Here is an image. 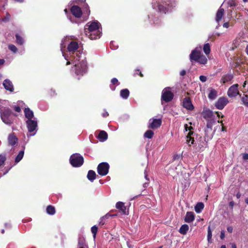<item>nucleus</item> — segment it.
<instances>
[{
	"mask_svg": "<svg viewBox=\"0 0 248 248\" xmlns=\"http://www.w3.org/2000/svg\"><path fill=\"white\" fill-rule=\"evenodd\" d=\"M69 38L66 37L62 41L61 49L63 56L67 61V65L74 64L76 74L82 76L87 71V62L85 58L81 56L80 51L77 50L78 47V43L73 41L70 43L67 47L70 56H66L63 52V48L66 47Z\"/></svg>",
	"mask_w": 248,
	"mask_h": 248,
	"instance_id": "f257e3e1",
	"label": "nucleus"
},
{
	"mask_svg": "<svg viewBox=\"0 0 248 248\" xmlns=\"http://www.w3.org/2000/svg\"><path fill=\"white\" fill-rule=\"evenodd\" d=\"M100 23L97 21L89 22L85 26V33L91 39H96L101 36Z\"/></svg>",
	"mask_w": 248,
	"mask_h": 248,
	"instance_id": "f03ea898",
	"label": "nucleus"
},
{
	"mask_svg": "<svg viewBox=\"0 0 248 248\" xmlns=\"http://www.w3.org/2000/svg\"><path fill=\"white\" fill-rule=\"evenodd\" d=\"M0 117L2 121L7 124H10L13 121V113L8 108L2 107L1 108Z\"/></svg>",
	"mask_w": 248,
	"mask_h": 248,
	"instance_id": "7ed1b4c3",
	"label": "nucleus"
},
{
	"mask_svg": "<svg viewBox=\"0 0 248 248\" xmlns=\"http://www.w3.org/2000/svg\"><path fill=\"white\" fill-rule=\"evenodd\" d=\"M26 124L29 132L32 133L27 135L28 137L35 135L37 132V121L36 119L26 121Z\"/></svg>",
	"mask_w": 248,
	"mask_h": 248,
	"instance_id": "20e7f679",
	"label": "nucleus"
},
{
	"mask_svg": "<svg viewBox=\"0 0 248 248\" xmlns=\"http://www.w3.org/2000/svg\"><path fill=\"white\" fill-rule=\"evenodd\" d=\"M84 162L83 157L78 154L72 155L70 158V162L74 167L81 166Z\"/></svg>",
	"mask_w": 248,
	"mask_h": 248,
	"instance_id": "39448f33",
	"label": "nucleus"
},
{
	"mask_svg": "<svg viewBox=\"0 0 248 248\" xmlns=\"http://www.w3.org/2000/svg\"><path fill=\"white\" fill-rule=\"evenodd\" d=\"M109 168V166L108 163H101L97 167V172L100 175H106L108 173Z\"/></svg>",
	"mask_w": 248,
	"mask_h": 248,
	"instance_id": "423d86ee",
	"label": "nucleus"
},
{
	"mask_svg": "<svg viewBox=\"0 0 248 248\" xmlns=\"http://www.w3.org/2000/svg\"><path fill=\"white\" fill-rule=\"evenodd\" d=\"M173 97V94L170 91L169 88H166L162 92L161 99L162 100L166 102L171 101Z\"/></svg>",
	"mask_w": 248,
	"mask_h": 248,
	"instance_id": "0eeeda50",
	"label": "nucleus"
},
{
	"mask_svg": "<svg viewBox=\"0 0 248 248\" xmlns=\"http://www.w3.org/2000/svg\"><path fill=\"white\" fill-rule=\"evenodd\" d=\"M215 123V121H209L207 123L206 128L205 130V133L206 136L208 139H211L213 137L214 131L213 130L212 127Z\"/></svg>",
	"mask_w": 248,
	"mask_h": 248,
	"instance_id": "6e6552de",
	"label": "nucleus"
},
{
	"mask_svg": "<svg viewBox=\"0 0 248 248\" xmlns=\"http://www.w3.org/2000/svg\"><path fill=\"white\" fill-rule=\"evenodd\" d=\"M201 48L198 49L196 48L195 50H193L190 55V59L191 61H197L199 58L202 55Z\"/></svg>",
	"mask_w": 248,
	"mask_h": 248,
	"instance_id": "1a4fd4ad",
	"label": "nucleus"
},
{
	"mask_svg": "<svg viewBox=\"0 0 248 248\" xmlns=\"http://www.w3.org/2000/svg\"><path fill=\"white\" fill-rule=\"evenodd\" d=\"M228 100L226 98H220L215 104L216 107L219 109H222L226 105Z\"/></svg>",
	"mask_w": 248,
	"mask_h": 248,
	"instance_id": "9d476101",
	"label": "nucleus"
},
{
	"mask_svg": "<svg viewBox=\"0 0 248 248\" xmlns=\"http://www.w3.org/2000/svg\"><path fill=\"white\" fill-rule=\"evenodd\" d=\"M161 124L160 119H155L149 120V127L152 129H156L159 127Z\"/></svg>",
	"mask_w": 248,
	"mask_h": 248,
	"instance_id": "9b49d317",
	"label": "nucleus"
},
{
	"mask_svg": "<svg viewBox=\"0 0 248 248\" xmlns=\"http://www.w3.org/2000/svg\"><path fill=\"white\" fill-rule=\"evenodd\" d=\"M71 11L72 14L76 17L79 18L82 15L81 9L78 6H73L71 8Z\"/></svg>",
	"mask_w": 248,
	"mask_h": 248,
	"instance_id": "f8f14e48",
	"label": "nucleus"
},
{
	"mask_svg": "<svg viewBox=\"0 0 248 248\" xmlns=\"http://www.w3.org/2000/svg\"><path fill=\"white\" fill-rule=\"evenodd\" d=\"M116 208L120 210L124 214L127 215L128 210L124 205V203L121 202H119L116 204Z\"/></svg>",
	"mask_w": 248,
	"mask_h": 248,
	"instance_id": "ddd939ff",
	"label": "nucleus"
},
{
	"mask_svg": "<svg viewBox=\"0 0 248 248\" xmlns=\"http://www.w3.org/2000/svg\"><path fill=\"white\" fill-rule=\"evenodd\" d=\"M202 115L203 117L207 120V122L209 121H215L212 119L213 117V112L209 109L204 110L202 112Z\"/></svg>",
	"mask_w": 248,
	"mask_h": 248,
	"instance_id": "4468645a",
	"label": "nucleus"
},
{
	"mask_svg": "<svg viewBox=\"0 0 248 248\" xmlns=\"http://www.w3.org/2000/svg\"><path fill=\"white\" fill-rule=\"evenodd\" d=\"M183 106L185 108L188 110H192L194 108V107L192 104L191 100L188 98H186L184 99Z\"/></svg>",
	"mask_w": 248,
	"mask_h": 248,
	"instance_id": "2eb2a0df",
	"label": "nucleus"
},
{
	"mask_svg": "<svg viewBox=\"0 0 248 248\" xmlns=\"http://www.w3.org/2000/svg\"><path fill=\"white\" fill-rule=\"evenodd\" d=\"M24 113L25 117L27 119V120L36 119L34 116L33 111L31 110L29 108H26L24 109Z\"/></svg>",
	"mask_w": 248,
	"mask_h": 248,
	"instance_id": "dca6fc26",
	"label": "nucleus"
},
{
	"mask_svg": "<svg viewBox=\"0 0 248 248\" xmlns=\"http://www.w3.org/2000/svg\"><path fill=\"white\" fill-rule=\"evenodd\" d=\"M3 85L6 90L10 92L13 91L14 87L12 82L10 80L8 79L4 80L3 83Z\"/></svg>",
	"mask_w": 248,
	"mask_h": 248,
	"instance_id": "f3484780",
	"label": "nucleus"
},
{
	"mask_svg": "<svg viewBox=\"0 0 248 248\" xmlns=\"http://www.w3.org/2000/svg\"><path fill=\"white\" fill-rule=\"evenodd\" d=\"M195 219V216L193 212H188L186 214V216L185 218V222L187 223H191L193 222V221Z\"/></svg>",
	"mask_w": 248,
	"mask_h": 248,
	"instance_id": "a211bd4d",
	"label": "nucleus"
},
{
	"mask_svg": "<svg viewBox=\"0 0 248 248\" xmlns=\"http://www.w3.org/2000/svg\"><path fill=\"white\" fill-rule=\"evenodd\" d=\"M193 131H189L187 134V135L186 136V143L187 144H188L189 146L194 144V138L191 137V135H193Z\"/></svg>",
	"mask_w": 248,
	"mask_h": 248,
	"instance_id": "6ab92c4d",
	"label": "nucleus"
},
{
	"mask_svg": "<svg viewBox=\"0 0 248 248\" xmlns=\"http://www.w3.org/2000/svg\"><path fill=\"white\" fill-rule=\"evenodd\" d=\"M224 10L223 8H220L218 10V11L217 13L216 17V20L217 22H219L221 20V19L224 15Z\"/></svg>",
	"mask_w": 248,
	"mask_h": 248,
	"instance_id": "aec40b11",
	"label": "nucleus"
},
{
	"mask_svg": "<svg viewBox=\"0 0 248 248\" xmlns=\"http://www.w3.org/2000/svg\"><path fill=\"white\" fill-rule=\"evenodd\" d=\"M8 143L11 145H14L17 141V139L14 134H11L8 137Z\"/></svg>",
	"mask_w": 248,
	"mask_h": 248,
	"instance_id": "412c9836",
	"label": "nucleus"
},
{
	"mask_svg": "<svg viewBox=\"0 0 248 248\" xmlns=\"http://www.w3.org/2000/svg\"><path fill=\"white\" fill-rule=\"evenodd\" d=\"M97 138L100 141H104L108 138V134L105 131H101L99 133Z\"/></svg>",
	"mask_w": 248,
	"mask_h": 248,
	"instance_id": "4be33fe9",
	"label": "nucleus"
},
{
	"mask_svg": "<svg viewBox=\"0 0 248 248\" xmlns=\"http://www.w3.org/2000/svg\"><path fill=\"white\" fill-rule=\"evenodd\" d=\"M96 173L95 171L92 170H90L88 171L87 174L88 179L91 182H93V180L96 178Z\"/></svg>",
	"mask_w": 248,
	"mask_h": 248,
	"instance_id": "5701e85b",
	"label": "nucleus"
},
{
	"mask_svg": "<svg viewBox=\"0 0 248 248\" xmlns=\"http://www.w3.org/2000/svg\"><path fill=\"white\" fill-rule=\"evenodd\" d=\"M232 78V77L231 75H230V74L225 75L222 77V78H221V82L223 84H225V83H227L228 82L231 81Z\"/></svg>",
	"mask_w": 248,
	"mask_h": 248,
	"instance_id": "b1692460",
	"label": "nucleus"
},
{
	"mask_svg": "<svg viewBox=\"0 0 248 248\" xmlns=\"http://www.w3.org/2000/svg\"><path fill=\"white\" fill-rule=\"evenodd\" d=\"M189 230V226L187 224H183L179 229V232L183 235L186 234Z\"/></svg>",
	"mask_w": 248,
	"mask_h": 248,
	"instance_id": "393cba45",
	"label": "nucleus"
},
{
	"mask_svg": "<svg viewBox=\"0 0 248 248\" xmlns=\"http://www.w3.org/2000/svg\"><path fill=\"white\" fill-rule=\"evenodd\" d=\"M120 95L123 98L126 99L129 95L128 90L126 89L122 90L120 92Z\"/></svg>",
	"mask_w": 248,
	"mask_h": 248,
	"instance_id": "a878e982",
	"label": "nucleus"
},
{
	"mask_svg": "<svg viewBox=\"0 0 248 248\" xmlns=\"http://www.w3.org/2000/svg\"><path fill=\"white\" fill-rule=\"evenodd\" d=\"M204 208V204L202 202L198 203L195 206V210L197 213H200Z\"/></svg>",
	"mask_w": 248,
	"mask_h": 248,
	"instance_id": "bb28decb",
	"label": "nucleus"
},
{
	"mask_svg": "<svg viewBox=\"0 0 248 248\" xmlns=\"http://www.w3.org/2000/svg\"><path fill=\"white\" fill-rule=\"evenodd\" d=\"M207 61V60L206 58L205 57V56H204V55L202 54L196 62H199L201 64H204L206 63Z\"/></svg>",
	"mask_w": 248,
	"mask_h": 248,
	"instance_id": "cd10ccee",
	"label": "nucleus"
},
{
	"mask_svg": "<svg viewBox=\"0 0 248 248\" xmlns=\"http://www.w3.org/2000/svg\"><path fill=\"white\" fill-rule=\"evenodd\" d=\"M46 212L47 214L53 215L55 213V208L51 205H49L46 208Z\"/></svg>",
	"mask_w": 248,
	"mask_h": 248,
	"instance_id": "c85d7f7f",
	"label": "nucleus"
},
{
	"mask_svg": "<svg viewBox=\"0 0 248 248\" xmlns=\"http://www.w3.org/2000/svg\"><path fill=\"white\" fill-rule=\"evenodd\" d=\"M243 96L241 97L243 104L248 107V95L245 93H243Z\"/></svg>",
	"mask_w": 248,
	"mask_h": 248,
	"instance_id": "c756f323",
	"label": "nucleus"
},
{
	"mask_svg": "<svg viewBox=\"0 0 248 248\" xmlns=\"http://www.w3.org/2000/svg\"><path fill=\"white\" fill-rule=\"evenodd\" d=\"M24 151H20L18 153V155L16 156L15 159V162L16 163L19 162L23 158L24 156Z\"/></svg>",
	"mask_w": 248,
	"mask_h": 248,
	"instance_id": "7c9ffc66",
	"label": "nucleus"
},
{
	"mask_svg": "<svg viewBox=\"0 0 248 248\" xmlns=\"http://www.w3.org/2000/svg\"><path fill=\"white\" fill-rule=\"evenodd\" d=\"M154 133L151 130H147L144 134V136L146 138L151 139L154 136Z\"/></svg>",
	"mask_w": 248,
	"mask_h": 248,
	"instance_id": "2f4dec72",
	"label": "nucleus"
},
{
	"mask_svg": "<svg viewBox=\"0 0 248 248\" xmlns=\"http://www.w3.org/2000/svg\"><path fill=\"white\" fill-rule=\"evenodd\" d=\"M203 51L205 54L208 55L210 52V47L208 43L205 44L203 46Z\"/></svg>",
	"mask_w": 248,
	"mask_h": 248,
	"instance_id": "473e14b6",
	"label": "nucleus"
},
{
	"mask_svg": "<svg viewBox=\"0 0 248 248\" xmlns=\"http://www.w3.org/2000/svg\"><path fill=\"white\" fill-rule=\"evenodd\" d=\"M217 96V92L215 90H212L208 95V97L211 99H214Z\"/></svg>",
	"mask_w": 248,
	"mask_h": 248,
	"instance_id": "72a5a7b5",
	"label": "nucleus"
},
{
	"mask_svg": "<svg viewBox=\"0 0 248 248\" xmlns=\"http://www.w3.org/2000/svg\"><path fill=\"white\" fill-rule=\"evenodd\" d=\"M158 9L160 12L166 13L169 10V9L164 5H159Z\"/></svg>",
	"mask_w": 248,
	"mask_h": 248,
	"instance_id": "f704fd0d",
	"label": "nucleus"
},
{
	"mask_svg": "<svg viewBox=\"0 0 248 248\" xmlns=\"http://www.w3.org/2000/svg\"><path fill=\"white\" fill-rule=\"evenodd\" d=\"M16 43L18 44L22 45L24 43L23 38L18 34H16Z\"/></svg>",
	"mask_w": 248,
	"mask_h": 248,
	"instance_id": "c9c22d12",
	"label": "nucleus"
},
{
	"mask_svg": "<svg viewBox=\"0 0 248 248\" xmlns=\"http://www.w3.org/2000/svg\"><path fill=\"white\" fill-rule=\"evenodd\" d=\"M212 232L210 229V226L208 228V234H207V239L209 242H211V238H212Z\"/></svg>",
	"mask_w": 248,
	"mask_h": 248,
	"instance_id": "e433bc0d",
	"label": "nucleus"
},
{
	"mask_svg": "<svg viewBox=\"0 0 248 248\" xmlns=\"http://www.w3.org/2000/svg\"><path fill=\"white\" fill-rule=\"evenodd\" d=\"M97 230H98V228H97V227H96V226H93L91 228V231H92V232L93 234L94 238L95 237V235L97 232Z\"/></svg>",
	"mask_w": 248,
	"mask_h": 248,
	"instance_id": "4c0bfd02",
	"label": "nucleus"
},
{
	"mask_svg": "<svg viewBox=\"0 0 248 248\" xmlns=\"http://www.w3.org/2000/svg\"><path fill=\"white\" fill-rule=\"evenodd\" d=\"M10 50L13 51L14 53H16L17 51V48L14 45H10L8 46Z\"/></svg>",
	"mask_w": 248,
	"mask_h": 248,
	"instance_id": "58836bf2",
	"label": "nucleus"
},
{
	"mask_svg": "<svg viewBox=\"0 0 248 248\" xmlns=\"http://www.w3.org/2000/svg\"><path fill=\"white\" fill-rule=\"evenodd\" d=\"M185 131L187 132L188 131H192V130L193 129V127L191 126H188L187 124H185Z\"/></svg>",
	"mask_w": 248,
	"mask_h": 248,
	"instance_id": "ea45409f",
	"label": "nucleus"
},
{
	"mask_svg": "<svg viewBox=\"0 0 248 248\" xmlns=\"http://www.w3.org/2000/svg\"><path fill=\"white\" fill-rule=\"evenodd\" d=\"M5 161V157L4 156L0 155V166H1Z\"/></svg>",
	"mask_w": 248,
	"mask_h": 248,
	"instance_id": "a19ab883",
	"label": "nucleus"
},
{
	"mask_svg": "<svg viewBox=\"0 0 248 248\" xmlns=\"http://www.w3.org/2000/svg\"><path fill=\"white\" fill-rule=\"evenodd\" d=\"M228 95L230 97H232V86L229 88L228 91Z\"/></svg>",
	"mask_w": 248,
	"mask_h": 248,
	"instance_id": "79ce46f5",
	"label": "nucleus"
},
{
	"mask_svg": "<svg viewBox=\"0 0 248 248\" xmlns=\"http://www.w3.org/2000/svg\"><path fill=\"white\" fill-rule=\"evenodd\" d=\"M200 79L201 81L204 82H205L207 80V78L205 76H201L200 77Z\"/></svg>",
	"mask_w": 248,
	"mask_h": 248,
	"instance_id": "37998d69",
	"label": "nucleus"
},
{
	"mask_svg": "<svg viewBox=\"0 0 248 248\" xmlns=\"http://www.w3.org/2000/svg\"><path fill=\"white\" fill-rule=\"evenodd\" d=\"M10 18V15L7 14L6 16L2 19V21L6 22L8 21Z\"/></svg>",
	"mask_w": 248,
	"mask_h": 248,
	"instance_id": "c03bdc74",
	"label": "nucleus"
},
{
	"mask_svg": "<svg viewBox=\"0 0 248 248\" xmlns=\"http://www.w3.org/2000/svg\"><path fill=\"white\" fill-rule=\"evenodd\" d=\"M111 82L113 84H115L118 83V80L116 78H113L111 80Z\"/></svg>",
	"mask_w": 248,
	"mask_h": 248,
	"instance_id": "a18cd8bd",
	"label": "nucleus"
},
{
	"mask_svg": "<svg viewBox=\"0 0 248 248\" xmlns=\"http://www.w3.org/2000/svg\"><path fill=\"white\" fill-rule=\"evenodd\" d=\"M237 95H239L240 96H241V94H240L238 89H234V96H236Z\"/></svg>",
	"mask_w": 248,
	"mask_h": 248,
	"instance_id": "49530a36",
	"label": "nucleus"
},
{
	"mask_svg": "<svg viewBox=\"0 0 248 248\" xmlns=\"http://www.w3.org/2000/svg\"><path fill=\"white\" fill-rule=\"evenodd\" d=\"M243 159L245 160H248V154H247V153L243 154Z\"/></svg>",
	"mask_w": 248,
	"mask_h": 248,
	"instance_id": "de8ad7c7",
	"label": "nucleus"
},
{
	"mask_svg": "<svg viewBox=\"0 0 248 248\" xmlns=\"http://www.w3.org/2000/svg\"><path fill=\"white\" fill-rule=\"evenodd\" d=\"M220 237L221 239H223L225 237V232L224 231H222L221 232Z\"/></svg>",
	"mask_w": 248,
	"mask_h": 248,
	"instance_id": "09e8293b",
	"label": "nucleus"
},
{
	"mask_svg": "<svg viewBox=\"0 0 248 248\" xmlns=\"http://www.w3.org/2000/svg\"><path fill=\"white\" fill-rule=\"evenodd\" d=\"M15 110L17 112H19L21 111L20 108L18 106H15Z\"/></svg>",
	"mask_w": 248,
	"mask_h": 248,
	"instance_id": "8fccbe9b",
	"label": "nucleus"
},
{
	"mask_svg": "<svg viewBox=\"0 0 248 248\" xmlns=\"http://www.w3.org/2000/svg\"><path fill=\"white\" fill-rule=\"evenodd\" d=\"M238 84H233V97H234V89H238Z\"/></svg>",
	"mask_w": 248,
	"mask_h": 248,
	"instance_id": "3c124183",
	"label": "nucleus"
},
{
	"mask_svg": "<svg viewBox=\"0 0 248 248\" xmlns=\"http://www.w3.org/2000/svg\"><path fill=\"white\" fill-rule=\"evenodd\" d=\"M102 116L104 117H106L108 116V113L107 111H105L102 114Z\"/></svg>",
	"mask_w": 248,
	"mask_h": 248,
	"instance_id": "603ef678",
	"label": "nucleus"
},
{
	"mask_svg": "<svg viewBox=\"0 0 248 248\" xmlns=\"http://www.w3.org/2000/svg\"><path fill=\"white\" fill-rule=\"evenodd\" d=\"M186 74V72L185 70H183L180 72V75L182 76H184Z\"/></svg>",
	"mask_w": 248,
	"mask_h": 248,
	"instance_id": "864d4df0",
	"label": "nucleus"
},
{
	"mask_svg": "<svg viewBox=\"0 0 248 248\" xmlns=\"http://www.w3.org/2000/svg\"><path fill=\"white\" fill-rule=\"evenodd\" d=\"M144 177L146 179V180H147V181H149V179L148 178V175L147 174V172H146V170H145V171H144Z\"/></svg>",
	"mask_w": 248,
	"mask_h": 248,
	"instance_id": "5fc2aeb1",
	"label": "nucleus"
},
{
	"mask_svg": "<svg viewBox=\"0 0 248 248\" xmlns=\"http://www.w3.org/2000/svg\"><path fill=\"white\" fill-rule=\"evenodd\" d=\"M227 230L229 232H232V227H229L227 228Z\"/></svg>",
	"mask_w": 248,
	"mask_h": 248,
	"instance_id": "6e6d98bb",
	"label": "nucleus"
},
{
	"mask_svg": "<svg viewBox=\"0 0 248 248\" xmlns=\"http://www.w3.org/2000/svg\"><path fill=\"white\" fill-rule=\"evenodd\" d=\"M223 27L225 28H228L229 27V24L228 23L226 22L223 24Z\"/></svg>",
	"mask_w": 248,
	"mask_h": 248,
	"instance_id": "4d7b16f0",
	"label": "nucleus"
},
{
	"mask_svg": "<svg viewBox=\"0 0 248 248\" xmlns=\"http://www.w3.org/2000/svg\"><path fill=\"white\" fill-rule=\"evenodd\" d=\"M109 216L108 215H106V216L103 217L102 218H101V220H103V219H105L106 218H108V217Z\"/></svg>",
	"mask_w": 248,
	"mask_h": 248,
	"instance_id": "13d9d810",
	"label": "nucleus"
},
{
	"mask_svg": "<svg viewBox=\"0 0 248 248\" xmlns=\"http://www.w3.org/2000/svg\"><path fill=\"white\" fill-rule=\"evenodd\" d=\"M5 61L3 59H0V65L4 64Z\"/></svg>",
	"mask_w": 248,
	"mask_h": 248,
	"instance_id": "bf43d9fd",
	"label": "nucleus"
},
{
	"mask_svg": "<svg viewBox=\"0 0 248 248\" xmlns=\"http://www.w3.org/2000/svg\"><path fill=\"white\" fill-rule=\"evenodd\" d=\"M113 42H111V43H110V47L112 48V49H116V48H117V47H112V45H113Z\"/></svg>",
	"mask_w": 248,
	"mask_h": 248,
	"instance_id": "052dcab7",
	"label": "nucleus"
},
{
	"mask_svg": "<svg viewBox=\"0 0 248 248\" xmlns=\"http://www.w3.org/2000/svg\"><path fill=\"white\" fill-rule=\"evenodd\" d=\"M148 186V183H144L143 185V186L144 187V188H146V187H147V186Z\"/></svg>",
	"mask_w": 248,
	"mask_h": 248,
	"instance_id": "680f3d73",
	"label": "nucleus"
},
{
	"mask_svg": "<svg viewBox=\"0 0 248 248\" xmlns=\"http://www.w3.org/2000/svg\"><path fill=\"white\" fill-rule=\"evenodd\" d=\"M246 52L247 54L248 55V45L247 46L246 48Z\"/></svg>",
	"mask_w": 248,
	"mask_h": 248,
	"instance_id": "e2e57ef3",
	"label": "nucleus"
},
{
	"mask_svg": "<svg viewBox=\"0 0 248 248\" xmlns=\"http://www.w3.org/2000/svg\"><path fill=\"white\" fill-rule=\"evenodd\" d=\"M216 113H217V116L218 117H219L220 116V114H221V113H219V112H216Z\"/></svg>",
	"mask_w": 248,
	"mask_h": 248,
	"instance_id": "0e129e2a",
	"label": "nucleus"
},
{
	"mask_svg": "<svg viewBox=\"0 0 248 248\" xmlns=\"http://www.w3.org/2000/svg\"><path fill=\"white\" fill-rule=\"evenodd\" d=\"M245 202L246 203H247V204H248V198H247L245 200Z\"/></svg>",
	"mask_w": 248,
	"mask_h": 248,
	"instance_id": "69168bd1",
	"label": "nucleus"
},
{
	"mask_svg": "<svg viewBox=\"0 0 248 248\" xmlns=\"http://www.w3.org/2000/svg\"><path fill=\"white\" fill-rule=\"evenodd\" d=\"M246 81H245V82H244L243 85V87H245V86H246Z\"/></svg>",
	"mask_w": 248,
	"mask_h": 248,
	"instance_id": "338daca9",
	"label": "nucleus"
},
{
	"mask_svg": "<svg viewBox=\"0 0 248 248\" xmlns=\"http://www.w3.org/2000/svg\"><path fill=\"white\" fill-rule=\"evenodd\" d=\"M220 248H226V246L225 245H222V246H221Z\"/></svg>",
	"mask_w": 248,
	"mask_h": 248,
	"instance_id": "774afa93",
	"label": "nucleus"
}]
</instances>
